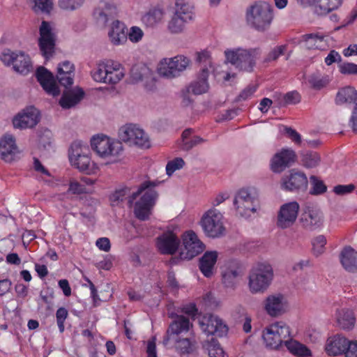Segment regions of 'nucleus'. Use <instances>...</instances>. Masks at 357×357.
Segmentation results:
<instances>
[{
  "label": "nucleus",
  "mask_w": 357,
  "mask_h": 357,
  "mask_svg": "<svg viewBox=\"0 0 357 357\" xmlns=\"http://www.w3.org/2000/svg\"><path fill=\"white\" fill-rule=\"evenodd\" d=\"M157 185L158 183L153 181H145L139 185L136 192H132L129 197L128 202L131 206L137 197L144 192L134 206V214L139 220H147L151 214V211L158 197V192L153 189Z\"/></svg>",
  "instance_id": "obj_1"
},
{
  "label": "nucleus",
  "mask_w": 357,
  "mask_h": 357,
  "mask_svg": "<svg viewBox=\"0 0 357 357\" xmlns=\"http://www.w3.org/2000/svg\"><path fill=\"white\" fill-rule=\"evenodd\" d=\"M245 18L250 28L264 32L270 28L273 20L272 6L266 1L255 2L247 8Z\"/></svg>",
  "instance_id": "obj_2"
},
{
  "label": "nucleus",
  "mask_w": 357,
  "mask_h": 357,
  "mask_svg": "<svg viewBox=\"0 0 357 357\" xmlns=\"http://www.w3.org/2000/svg\"><path fill=\"white\" fill-rule=\"evenodd\" d=\"M273 278L272 266L266 262L253 266L249 272L248 285L252 293L264 292L270 285Z\"/></svg>",
  "instance_id": "obj_3"
},
{
  "label": "nucleus",
  "mask_w": 357,
  "mask_h": 357,
  "mask_svg": "<svg viewBox=\"0 0 357 357\" xmlns=\"http://www.w3.org/2000/svg\"><path fill=\"white\" fill-rule=\"evenodd\" d=\"M226 61L240 70L252 72L259 55V49H236L225 52Z\"/></svg>",
  "instance_id": "obj_4"
},
{
  "label": "nucleus",
  "mask_w": 357,
  "mask_h": 357,
  "mask_svg": "<svg viewBox=\"0 0 357 357\" xmlns=\"http://www.w3.org/2000/svg\"><path fill=\"white\" fill-rule=\"evenodd\" d=\"M262 337L266 346L271 349H278L290 339L289 326L283 321L273 323L263 331Z\"/></svg>",
  "instance_id": "obj_5"
},
{
  "label": "nucleus",
  "mask_w": 357,
  "mask_h": 357,
  "mask_svg": "<svg viewBox=\"0 0 357 357\" xmlns=\"http://www.w3.org/2000/svg\"><path fill=\"white\" fill-rule=\"evenodd\" d=\"M124 76L121 65L109 60L98 63L92 72V77L96 82L114 84L118 83Z\"/></svg>",
  "instance_id": "obj_6"
},
{
  "label": "nucleus",
  "mask_w": 357,
  "mask_h": 357,
  "mask_svg": "<svg viewBox=\"0 0 357 357\" xmlns=\"http://www.w3.org/2000/svg\"><path fill=\"white\" fill-rule=\"evenodd\" d=\"M92 149L102 158L119 155L123 151V146L119 141H115L101 135L93 137L91 140Z\"/></svg>",
  "instance_id": "obj_7"
},
{
  "label": "nucleus",
  "mask_w": 357,
  "mask_h": 357,
  "mask_svg": "<svg viewBox=\"0 0 357 357\" xmlns=\"http://www.w3.org/2000/svg\"><path fill=\"white\" fill-rule=\"evenodd\" d=\"M259 193L253 187L241 189L236 195L234 205L241 215L247 214L248 211L255 212L259 204Z\"/></svg>",
  "instance_id": "obj_8"
},
{
  "label": "nucleus",
  "mask_w": 357,
  "mask_h": 357,
  "mask_svg": "<svg viewBox=\"0 0 357 357\" xmlns=\"http://www.w3.org/2000/svg\"><path fill=\"white\" fill-rule=\"evenodd\" d=\"M201 225L205 235L210 238H220L225 234L222 215L216 209H210L202 217Z\"/></svg>",
  "instance_id": "obj_9"
},
{
  "label": "nucleus",
  "mask_w": 357,
  "mask_h": 357,
  "mask_svg": "<svg viewBox=\"0 0 357 357\" xmlns=\"http://www.w3.org/2000/svg\"><path fill=\"white\" fill-rule=\"evenodd\" d=\"M0 60L6 66L13 65L15 71L28 74L32 69L30 57L23 52L16 53L10 50H5L0 55Z\"/></svg>",
  "instance_id": "obj_10"
},
{
  "label": "nucleus",
  "mask_w": 357,
  "mask_h": 357,
  "mask_svg": "<svg viewBox=\"0 0 357 357\" xmlns=\"http://www.w3.org/2000/svg\"><path fill=\"white\" fill-rule=\"evenodd\" d=\"M38 45L42 55L49 59L54 52L56 36L49 22L43 20L39 27Z\"/></svg>",
  "instance_id": "obj_11"
},
{
  "label": "nucleus",
  "mask_w": 357,
  "mask_h": 357,
  "mask_svg": "<svg viewBox=\"0 0 357 357\" xmlns=\"http://www.w3.org/2000/svg\"><path fill=\"white\" fill-rule=\"evenodd\" d=\"M119 137L130 145L134 144L142 148L150 146L147 135L135 125L130 124L122 127L119 130Z\"/></svg>",
  "instance_id": "obj_12"
},
{
  "label": "nucleus",
  "mask_w": 357,
  "mask_h": 357,
  "mask_svg": "<svg viewBox=\"0 0 357 357\" xmlns=\"http://www.w3.org/2000/svg\"><path fill=\"white\" fill-rule=\"evenodd\" d=\"M182 239L183 248L179 254L181 259L190 260L202 252L205 248L204 244L192 230L184 233Z\"/></svg>",
  "instance_id": "obj_13"
},
{
  "label": "nucleus",
  "mask_w": 357,
  "mask_h": 357,
  "mask_svg": "<svg viewBox=\"0 0 357 357\" xmlns=\"http://www.w3.org/2000/svg\"><path fill=\"white\" fill-rule=\"evenodd\" d=\"M307 185L306 174L295 169H291L281 180V188L289 192H305Z\"/></svg>",
  "instance_id": "obj_14"
},
{
  "label": "nucleus",
  "mask_w": 357,
  "mask_h": 357,
  "mask_svg": "<svg viewBox=\"0 0 357 357\" xmlns=\"http://www.w3.org/2000/svg\"><path fill=\"white\" fill-rule=\"evenodd\" d=\"M242 274V264L237 259H231L226 261L221 268L222 282L227 288L234 289L238 278Z\"/></svg>",
  "instance_id": "obj_15"
},
{
  "label": "nucleus",
  "mask_w": 357,
  "mask_h": 357,
  "mask_svg": "<svg viewBox=\"0 0 357 357\" xmlns=\"http://www.w3.org/2000/svg\"><path fill=\"white\" fill-rule=\"evenodd\" d=\"M170 317L173 319L167 330L166 335L163 338V344L167 345L172 337L183 335L190 331L193 324L190 321L189 318L177 314H172Z\"/></svg>",
  "instance_id": "obj_16"
},
{
  "label": "nucleus",
  "mask_w": 357,
  "mask_h": 357,
  "mask_svg": "<svg viewBox=\"0 0 357 357\" xmlns=\"http://www.w3.org/2000/svg\"><path fill=\"white\" fill-rule=\"evenodd\" d=\"M323 221V214L319 208L310 204L305 206L300 218V222L304 229L315 230L322 226Z\"/></svg>",
  "instance_id": "obj_17"
},
{
  "label": "nucleus",
  "mask_w": 357,
  "mask_h": 357,
  "mask_svg": "<svg viewBox=\"0 0 357 357\" xmlns=\"http://www.w3.org/2000/svg\"><path fill=\"white\" fill-rule=\"evenodd\" d=\"M299 208L296 202L282 205L277 217V226L282 229L291 227L296 220Z\"/></svg>",
  "instance_id": "obj_18"
},
{
  "label": "nucleus",
  "mask_w": 357,
  "mask_h": 357,
  "mask_svg": "<svg viewBox=\"0 0 357 357\" xmlns=\"http://www.w3.org/2000/svg\"><path fill=\"white\" fill-rule=\"evenodd\" d=\"M296 158L297 155L294 150L282 149L272 158L271 161V170L275 173H280L294 163Z\"/></svg>",
  "instance_id": "obj_19"
},
{
  "label": "nucleus",
  "mask_w": 357,
  "mask_h": 357,
  "mask_svg": "<svg viewBox=\"0 0 357 357\" xmlns=\"http://www.w3.org/2000/svg\"><path fill=\"white\" fill-rule=\"evenodd\" d=\"M39 121V111L34 107H29L15 116L13 124L15 128L26 129L35 127Z\"/></svg>",
  "instance_id": "obj_20"
},
{
  "label": "nucleus",
  "mask_w": 357,
  "mask_h": 357,
  "mask_svg": "<svg viewBox=\"0 0 357 357\" xmlns=\"http://www.w3.org/2000/svg\"><path fill=\"white\" fill-rule=\"evenodd\" d=\"M202 331L207 335L223 337L228 332L227 326L218 316L209 314L200 322Z\"/></svg>",
  "instance_id": "obj_21"
},
{
  "label": "nucleus",
  "mask_w": 357,
  "mask_h": 357,
  "mask_svg": "<svg viewBox=\"0 0 357 357\" xmlns=\"http://www.w3.org/2000/svg\"><path fill=\"white\" fill-rule=\"evenodd\" d=\"M36 77L44 91L54 97L60 94L59 88L53 74L43 66H40L36 72Z\"/></svg>",
  "instance_id": "obj_22"
},
{
  "label": "nucleus",
  "mask_w": 357,
  "mask_h": 357,
  "mask_svg": "<svg viewBox=\"0 0 357 357\" xmlns=\"http://www.w3.org/2000/svg\"><path fill=\"white\" fill-rule=\"evenodd\" d=\"M180 243V239L172 231L165 232L156 238V246L162 255H174Z\"/></svg>",
  "instance_id": "obj_23"
},
{
  "label": "nucleus",
  "mask_w": 357,
  "mask_h": 357,
  "mask_svg": "<svg viewBox=\"0 0 357 357\" xmlns=\"http://www.w3.org/2000/svg\"><path fill=\"white\" fill-rule=\"evenodd\" d=\"M264 308L271 317H278L286 311V302L283 295H271L265 301Z\"/></svg>",
  "instance_id": "obj_24"
},
{
  "label": "nucleus",
  "mask_w": 357,
  "mask_h": 357,
  "mask_svg": "<svg viewBox=\"0 0 357 357\" xmlns=\"http://www.w3.org/2000/svg\"><path fill=\"white\" fill-rule=\"evenodd\" d=\"M17 149L15 138L11 135H5L0 140V158L5 162L13 161Z\"/></svg>",
  "instance_id": "obj_25"
},
{
  "label": "nucleus",
  "mask_w": 357,
  "mask_h": 357,
  "mask_svg": "<svg viewBox=\"0 0 357 357\" xmlns=\"http://www.w3.org/2000/svg\"><path fill=\"white\" fill-rule=\"evenodd\" d=\"M340 260L347 271L351 273L357 271V251L351 246H346L342 250Z\"/></svg>",
  "instance_id": "obj_26"
},
{
  "label": "nucleus",
  "mask_w": 357,
  "mask_h": 357,
  "mask_svg": "<svg viewBox=\"0 0 357 357\" xmlns=\"http://www.w3.org/2000/svg\"><path fill=\"white\" fill-rule=\"evenodd\" d=\"M349 340L337 335L328 339L326 345V351L329 356H337L346 353Z\"/></svg>",
  "instance_id": "obj_27"
},
{
  "label": "nucleus",
  "mask_w": 357,
  "mask_h": 357,
  "mask_svg": "<svg viewBox=\"0 0 357 357\" xmlns=\"http://www.w3.org/2000/svg\"><path fill=\"white\" fill-rule=\"evenodd\" d=\"M309 5L314 6V13L322 15L339 8L342 0H302Z\"/></svg>",
  "instance_id": "obj_28"
},
{
  "label": "nucleus",
  "mask_w": 357,
  "mask_h": 357,
  "mask_svg": "<svg viewBox=\"0 0 357 357\" xmlns=\"http://www.w3.org/2000/svg\"><path fill=\"white\" fill-rule=\"evenodd\" d=\"M217 259L218 252L216 251H206L199 259V268L205 277L211 278L213 275Z\"/></svg>",
  "instance_id": "obj_29"
},
{
  "label": "nucleus",
  "mask_w": 357,
  "mask_h": 357,
  "mask_svg": "<svg viewBox=\"0 0 357 357\" xmlns=\"http://www.w3.org/2000/svg\"><path fill=\"white\" fill-rule=\"evenodd\" d=\"M126 26L125 24L119 21H114L111 26V29L108 33L109 39L115 45L123 44L127 41V31Z\"/></svg>",
  "instance_id": "obj_30"
},
{
  "label": "nucleus",
  "mask_w": 357,
  "mask_h": 357,
  "mask_svg": "<svg viewBox=\"0 0 357 357\" xmlns=\"http://www.w3.org/2000/svg\"><path fill=\"white\" fill-rule=\"evenodd\" d=\"M171 340L175 342V348L181 354H190L195 349L196 341L191 332L185 337L183 335L176 336V337H172Z\"/></svg>",
  "instance_id": "obj_31"
},
{
  "label": "nucleus",
  "mask_w": 357,
  "mask_h": 357,
  "mask_svg": "<svg viewBox=\"0 0 357 357\" xmlns=\"http://www.w3.org/2000/svg\"><path fill=\"white\" fill-rule=\"evenodd\" d=\"M84 96V92L82 89L64 92L59 100V105L63 109H70L78 104Z\"/></svg>",
  "instance_id": "obj_32"
},
{
  "label": "nucleus",
  "mask_w": 357,
  "mask_h": 357,
  "mask_svg": "<svg viewBox=\"0 0 357 357\" xmlns=\"http://www.w3.org/2000/svg\"><path fill=\"white\" fill-rule=\"evenodd\" d=\"M209 75V70L207 68H202L198 75L197 80L193 82L190 86L192 92L195 95H200L206 93L209 87L207 82Z\"/></svg>",
  "instance_id": "obj_33"
},
{
  "label": "nucleus",
  "mask_w": 357,
  "mask_h": 357,
  "mask_svg": "<svg viewBox=\"0 0 357 357\" xmlns=\"http://www.w3.org/2000/svg\"><path fill=\"white\" fill-rule=\"evenodd\" d=\"M176 61H169L168 59H164L160 61V66L158 68V72L160 75L162 77L172 79L176 77L181 75L185 69L184 68H177L175 66Z\"/></svg>",
  "instance_id": "obj_34"
},
{
  "label": "nucleus",
  "mask_w": 357,
  "mask_h": 357,
  "mask_svg": "<svg viewBox=\"0 0 357 357\" xmlns=\"http://www.w3.org/2000/svg\"><path fill=\"white\" fill-rule=\"evenodd\" d=\"M335 102L337 105L354 103L357 106V91L351 86L341 89L336 95Z\"/></svg>",
  "instance_id": "obj_35"
},
{
  "label": "nucleus",
  "mask_w": 357,
  "mask_h": 357,
  "mask_svg": "<svg viewBox=\"0 0 357 357\" xmlns=\"http://www.w3.org/2000/svg\"><path fill=\"white\" fill-rule=\"evenodd\" d=\"M164 11L158 8L150 9L142 18V22L149 27H153L163 19Z\"/></svg>",
  "instance_id": "obj_36"
},
{
  "label": "nucleus",
  "mask_w": 357,
  "mask_h": 357,
  "mask_svg": "<svg viewBox=\"0 0 357 357\" xmlns=\"http://www.w3.org/2000/svg\"><path fill=\"white\" fill-rule=\"evenodd\" d=\"M286 347L291 354L298 357H310L312 352L308 347L291 337L286 342Z\"/></svg>",
  "instance_id": "obj_37"
},
{
  "label": "nucleus",
  "mask_w": 357,
  "mask_h": 357,
  "mask_svg": "<svg viewBox=\"0 0 357 357\" xmlns=\"http://www.w3.org/2000/svg\"><path fill=\"white\" fill-rule=\"evenodd\" d=\"M175 14L183 17L185 19L192 21L194 17V8L186 0H176L174 7Z\"/></svg>",
  "instance_id": "obj_38"
},
{
  "label": "nucleus",
  "mask_w": 357,
  "mask_h": 357,
  "mask_svg": "<svg viewBox=\"0 0 357 357\" xmlns=\"http://www.w3.org/2000/svg\"><path fill=\"white\" fill-rule=\"evenodd\" d=\"M337 323L339 326L345 330L352 328L355 323V317L352 310H341L338 312Z\"/></svg>",
  "instance_id": "obj_39"
},
{
  "label": "nucleus",
  "mask_w": 357,
  "mask_h": 357,
  "mask_svg": "<svg viewBox=\"0 0 357 357\" xmlns=\"http://www.w3.org/2000/svg\"><path fill=\"white\" fill-rule=\"evenodd\" d=\"M190 22V20L185 17L174 13L171 20L168 22L167 29L172 33H180L184 31L185 24Z\"/></svg>",
  "instance_id": "obj_40"
},
{
  "label": "nucleus",
  "mask_w": 357,
  "mask_h": 357,
  "mask_svg": "<svg viewBox=\"0 0 357 357\" xmlns=\"http://www.w3.org/2000/svg\"><path fill=\"white\" fill-rule=\"evenodd\" d=\"M115 7L108 3H104L102 6L96 8L93 11L94 17L102 24H106L108 21V16L111 15Z\"/></svg>",
  "instance_id": "obj_41"
},
{
  "label": "nucleus",
  "mask_w": 357,
  "mask_h": 357,
  "mask_svg": "<svg viewBox=\"0 0 357 357\" xmlns=\"http://www.w3.org/2000/svg\"><path fill=\"white\" fill-rule=\"evenodd\" d=\"M70 161L73 166L81 172L90 174L92 171L91 167L93 166V164H91L89 155L73 158Z\"/></svg>",
  "instance_id": "obj_42"
},
{
  "label": "nucleus",
  "mask_w": 357,
  "mask_h": 357,
  "mask_svg": "<svg viewBox=\"0 0 357 357\" xmlns=\"http://www.w3.org/2000/svg\"><path fill=\"white\" fill-rule=\"evenodd\" d=\"M33 4L32 9L36 13L49 15L53 9L52 0H29Z\"/></svg>",
  "instance_id": "obj_43"
},
{
  "label": "nucleus",
  "mask_w": 357,
  "mask_h": 357,
  "mask_svg": "<svg viewBox=\"0 0 357 357\" xmlns=\"http://www.w3.org/2000/svg\"><path fill=\"white\" fill-rule=\"evenodd\" d=\"M324 38V36L319 33H308L302 36L301 42L304 43V45L307 49H317L319 47L317 43H322Z\"/></svg>",
  "instance_id": "obj_44"
},
{
  "label": "nucleus",
  "mask_w": 357,
  "mask_h": 357,
  "mask_svg": "<svg viewBox=\"0 0 357 357\" xmlns=\"http://www.w3.org/2000/svg\"><path fill=\"white\" fill-rule=\"evenodd\" d=\"M89 152V147L81 141H75L72 143L69 149V160L82 155H86Z\"/></svg>",
  "instance_id": "obj_45"
},
{
  "label": "nucleus",
  "mask_w": 357,
  "mask_h": 357,
  "mask_svg": "<svg viewBox=\"0 0 357 357\" xmlns=\"http://www.w3.org/2000/svg\"><path fill=\"white\" fill-rule=\"evenodd\" d=\"M302 165L306 168H314L320 162V156L317 152L307 151L301 155Z\"/></svg>",
  "instance_id": "obj_46"
},
{
  "label": "nucleus",
  "mask_w": 357,
  "mask_h": 357,
  "mask_svg": "<svg viewBox=\"0 0 357 357\" xmlns=\"http://www.w3.org/2000/svg\"><path fill=\"white\" fill-rule=\"evenodd\" d=\"M308 82L312 89L320 90L328 84V79L319 73H314L309 77Z\"/></svg>",
  "instance_id": "obj_47"
},
{
  "label": "nucleus",
  "mask_w": 357,
  "mask_h": 357,
  "mask_svg": "<svg viewBox=\"0 0 357 357\" xmlns=\"http://www.w3.org/2000/svg\"><path fill=\"white\" fill-rule=\"evenodd\" d=\"M310 179L312 185L310 192L311 195H321L326 192L327 187L321 180L319 179L316 176H311Z\"/></svg>",
  "instance_id": "obj_48"
},
{
  "label": "nucleus",
  "mask_w": 357,
  "mask_h": 357,
  "mask_svg": "<svg viewBox=\"0 0 357 357\" xmlns=\"http://www.w3.org/2000/svg\"><path fill=\"white\" fill-rule=\"evenodd\" d=\"M206 140L199 136L194 135L190 139L181 141L180 147L182 150L188 151L198 144L205 142Z\"/></svg>",
  "instance_id": "obj_49"
},
{
  "label": "nucleus",
  "mask_w": 357,
  "mask_h": 357,
  "mask_svg": "<svg viewBox=\"0 0 357 357\" xmlns=\"http://www.w3.org/2000/svg\"><path fill=\"white\" fill-rule=\"evenodd\" d=\"M326 243V238L323 235H319L312 240V250L314 255L319 256L324 252V246Z\"/></svg>",
  "instance_id": "obj_50"
},
{
  "label": "nucleus",
  "mask_w": 357,
  "mask_h": 357,
  "mask_svg": "<svg viewBox=\"0 0 357 357\" xmlns=\"http://www.w3.org/2000/svg\"><path fill=\"white\" fill-rule=\"evenodd\" d=\"M208 350L210 357H225L226 356L220 344L213 338L211 339Z\"/></svg>",
  "instance_id": "obj_51"
},
{
  "label": "nucleus",
  "mask_w": 357,
  "mask_h": 357,
  "mask_svg": "<svg viewBox=\"0 0 357 357\" xmlns=\"http://www.w3.org/2000/svg\"><path fill=\"white\" fill-rule=\"evenodd\" d=\"M68 312L66 308L61 307L56 312V323L60 333H63L65 330L64 323L68 318Z\"/></svg>",
  "instance_id": "obj_52"
},
{
  "label": "nucleus",
  "mask_w": 357,
  "mask_h": 357,
  "mask_svg": "<svg viewBox=\"0 0 357 357\" xmlns=\"http://www.w3.org/2000/svg\"><path fill=\"white\" fill-rule=\"evenodd\" d=\"M84 0H59V6L63 10H74L79 8Z\"/></svg>",
  "instance_id": "obj_53"
},
{
  "label": "nucleus",
  "mask_w": 357,
  "mask_h": 357,
  "mask_svg": "<svg viewBox=\"0 0 357 357\" xmlns=\"http://www.w3.org/2000/svg\"><path fill=\"white\" fill-rule=\"evenodd\" d=\"M185 162L181 158H176L169 161L166 165L167 174L171 176L176 170L183 168Z\"/></svg>",
  "instance_id": "obj_54"
},
{
  "label": "nucleus",
  "mask_w": 357,
  "mask_h": 357,
  "mask_svg": "<svg viewBox=\"0 0 357 357\" xmlns=\"http://www.w3.org/2000/svg\"><path fill=\"white\" fill-rule=\"evenodd\" d=\"M287 49L286 45H280L274 47L264 59V62L269 63L276 61L280 56L283 55Z\"/></svg>",
  "instance_id": "obj_55"
},
{
  "label": "nucleus",
  "mask_w": 357,
  "mask_h": 357,
  "mask_svg": "<svg viewBox=\"0 0 357 357\" xmlns=\"http://www.w3.org/2000/svg\"><path fill=\"white\" fill-rule=\"evenodd\" d=\"M74 77L63 73L62 68H57L56 79L61 85L66 88L70 87L73 84Z\"/></svg>",
  "instance_id": "obj_56"
},
{
  "label": "nucleus",
  "mask_w": 357,
  "mask_h": 357,
  "mask_svg": "<svg viewBox=\"0 0 357 357\" xmlns=\"http://www.w3.org/2000/svg\"><path fill=\"white\" fill-rule=\"evenodd\" d=\"M339 71L343 75H357V64L344 62L339 65Z\"/></svg>",
  "instance_id": "obj_57"
},
{
  "label": "nucleus",
  "mask_w": 357,
  "mask_h": 357,
  "mask_svg": "<svg viewBox=\"0 0 357 357\" xmlns=\"http://www.w3.org/2000/svg\"><path fill=\"white\" fill-rule=\"evenodd\" d=\"M257 90V86L255 85H248L246 88H245L236 97V100L237 102L245 101L250 98L254 93Z\"/></svg>",
  "instance_id": "obj_58"
},
{
  "label": "nucleus",
  "mask_w": 357,
  "mask_h": 357,
  "mask_svg": "<svg viewBox=\"0 0 357 357\" xmlns=\"http://www.w3.org/2000/svg\"><path fill=\"white\" fill-rule=\"evenodd\" d=\"M130 190L128 188H125L123 189H120L119 190H116L115 192L110 197V200L112 202H123L126 197L128 195V197L130 196Z\"/></svg>",
  "instance_id": "obj_59"
},
{
  "label": "nucleus",
  "mask_w": 357,
  "mask_h": 357,
  "mask_svg": "<svg viewBox=\"0 0 357 357\" xmlns=\"http://www.w3.org/2000/svg\"><path fill=\"white\" fill-rule=\"evenodd\" d=\"M169 60V61H177V62H175L174 64H175V66L178 68H184V69H186L187 67L189 66L190 63V60L183 56V55H177L173 58H170V59H168Z\"/></svg>",
  "instance_id": "obj_60"
},
{
  "label": "nucleus",
  "mask_w": 357,
  "mask_h": 357,
  "mask_svg": "<svg viewBox=\"0 0 357 357\" xmlns=\"http://www.w3.org/2000/svg\"><path fill=\"white\" fill-rule=\"evenodd\" d=\"M283 132L294 143H296L297 144H299L301 143V135L296 130H294L290 127L284 126Z\"/></svg>",
  "instance_id": "obj_61"
},
{
  "label": "nucleus",
  "mask_w": 357,
  "mask_h": 357,
  "mask_svg": "<svg viewBox=\"0 0 357 357\" xmlns=\"http://www.w3.org/2000/svg\"><path fill=\"white\" fill-rule=\"evenodd\" d=\"M283 100L286 105H294L300 102L301 96L297 91H290L284 96Z\"/></svg>",
  "instance_id": "obj_62"
},
{
  "label": "nucleus",
  "mask_w": 357,
  "mask_h": 357,
  "mask_svg": "<svg viewBox=\"0 0 357 357\" xmlns=\"http://www.w3.org/2000/svg\"><path fill=\"white\" fill-rule=\"evenodd\" d=\"M143 36V31L137 26H132L130 32L127 33V38H128L130 41L134 43L139 42Z\"/></svg>",
  "instance_id": "obj_63"
},
{
  "label": "nucleus",
  "mask_w": 357,
  "mask_h": 357,
  "mask_svg": "<svg viewBox=\"0 0 357 357\" xmlns=\"http://www.w3.org/2000/svg\"><path fill=\"white\" fill-rule=\"evenodd\" d=\"M356 187L354 184L337 185L334 187L333 192L338 195H344L353 192Z\"/></svg>",
  "instance_id": "obj_64"
}]
</instances>
